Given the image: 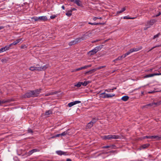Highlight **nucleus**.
Instances as JSON below:
<instances>
[{"label":"nucleus","instance_id":"55","mask_svg":"<svg viewBox=\"0 0 161 161\" xmlns=\"http://www.w3.org/2000/svg\"><path fill=\"white\" fill-rule=\"evenodd\" d=\"M161 14L160 12H159L158 14L156 15L155 16H154V17H155L158 16Z\"/></svg>","mask_w":161,"mask_h":161},{"label":"nucleus","instance_id":"6","mask_svg":"<svg viewBox=\"0 0 161 161\" xmlns=\"http://www.w3.org/2000/svg\"><path fill=\"white\" fill-rule=\"evenodd\" d=\"M108 139H119L120 138V136L118 135H108Z\"/></svg>","mask_w":161,"mask_h":161},{"label":"nucleus","instance_id":"28","mask_svg":"<svg viewBox=\"0 0 161 161\" xmlns=\"http://www.w3.org/2000/svg\"><path fill=\"white\" fill-rule=\"evenodd\" d=\"M154 104L155 105V107L158 106L161 104V100L159 101L156 103H154Z\"/></svg>","mask_w":161,"mask_h":161},{"label":"nucleus","instance_id":"17","mask_svg":"<svg viewBox=\"0 0 161 161\" xmlns=\"http://www.w3.org/2000/svg\"><path fill=\"white\" fill-rule=\"evenodd\" d=\"M129 99V97L127 96H124L121 98V99L124 101H127Z\"/></svg>","mask_w":161,"mask_h":161},{"label":"nucleus","instance_id":"14","mask_svg":"<svg viewBox=\"0 0 161 161\" xmlns=\"http://www.w3.org/2000/svg\"><path fill=\"white\" fill-rule=\"evenodd\" d=\"M38 19H39V20H43V21H45L47 20V18L46 16L39 17Z\"/></svg>","mask_w":161,"mask_h":161},{"label":"nucleus","instance_id":"64","mask_svg":"<svg viewBox=\"0 0 161 161\" xmlns=\"http://www.w3.org/2000/svg\"><path fill=\"white\" fill-rule=\"evenodd\" d=\"M66 161H71V160L69 158H68L67 159Z\"/></svg>","mask_w":161,"mask_h":161},{"label":"nucleus","instance_id":"53","mask_svg":"<svg viewBox=\"0 0 161 161\" xmlns=\"http://www.w3.org/2000/svg\"><path fill=\"white\" fill-rule=\"evenodd\" d=\"M108 136H104L103 137V139H108Z\"/></svg>","mask_w":161,"mask_h":161},{"label":"nucleus","instance_id":"62","mask_svg":"<svg viewBox=\"0 0 161 161\" xmlns=\"http://www.w3.org/2000/svg\"><path fill=\"white\" fill-rule=\"evenodd\" d=\"M102 97L104 98H107V97H106V94L104 95Z\"/></svg>","mask_w":161,"mask_h":161},{"label":"nucleus","instance_id":"19","mask_svg":"<svg viewBox=\"0 0 161 161\" xmlns=\"http://www.w3.org/2000/svg\"><path fill=\"white\" fill-rule=\"evenodd\" d=\"M88 24H90L91 25H104L105 24V23H91L90 22H89Z\"/></svg>","mask_w":161,"mask_h":161},{"label":"nucleus","instance_id":"37","mask_svg":"<svg viewBox=\"0 0 161 161\" xmlns=\"http://www.w3.org/2000/svg\"><path fill=\"white\" fill-rule=\"evenodd\" d=\"M123 56V55H122L121 56H119L116 59V60H117V61L122 60Z\"/></svg>","mask_w":161,"mask_h":161},{"label":"nucleus","instance_id":"3","mask_svg":"<svg viewBox=\"0 0 161 161\" xmlns=\"http://www.w3.org/2000/svg\"><path fill=\"white\" fill-rule=\"evenodd\" d=\"M41 91V89H36L35 90L32 91L33 97H34L37 96L40 93Z\"/></svg>","mask_w":161,"mask_h":161},{"label":"nucleus","instance_id":"56","mask_svg":"<svg viewBox=\"0 0 161 161\" xmlns=\"http://www.w3.org/2000/svg\"><path fill=\"white\" fill-rule=\"evenodd\" d=\"M82 67V69H86V68H88L87 65L85 66H84L83 67Z\"/></svg>","mask_w":161,"mask_h":161},{"label":"nucleus","instance_id":"1","mask_svg":"<svg viewBox=\"0 0 161 161\" xmlns=\"http://www.w3.org/2000/svg\"><path fill=\"white\" fill-rule=\"evenodd\" d=\"M36 71H40L45 70L49 67V64H46L43 66H40L39 64H37L36 66Z\"/></svg>","mask_w":161,"mask_h":161},{"label":"nucleus","instance_id":"2","mask_svg":"<svg viewBox=\"0 0 161 161\" xmlns=\"http://www.w3.org/2000/svg\"><path fill=\"white\" fill-rule=\"evenodd\" d=\"M32 91H29L22 96V97L24 98H29L31 97H33Z\"/></svg>","mask_w":161,"mask_h":161},{"label":"nucleus","instance_id":"11","mask_svg":"<svg viewBox=\"0 0 161 161\" xmlns=\"http://www.w3.org/2000/svg\"><path fill=\"white\" fill-rule=\"evenodd\" d=\"M161 75V73H154L153 74H149V75H147L145 76L144 77V78H147V77H152L153 76H154V75Z\"/></svg>","mask_w":161,"mask_h":161},{"label":"nucleus","instance_id":"26","mask_svg":"<svg viewBox=\"0 0 161 161\" xmlns=\"http://www.w3.org/2000/svg\"><path fill=\"white\" fill-rule=\"evenodd\" d=\"M56 153L58 155H62V154H64L66 153L62 152L61 151H57L56 152Z\"/></svg>","mask_w":161,"mask_h":161},{"label":"nucleus","instance_id":"12","mask_svg":"<svg viewBox=\"0 0 161 161\" xmlns=\"http://www.w3.org/2000/svg\"><path fill=\"white\" fill-rule=\"evenodd\" d=\"M103 45H100L96 47L94 49L97 53L98 51L100 50L102 48H103Z\"/></svg>","mask_w":161,"mask_h":161},{"label":"nucleus","instance_id":"32","mask_svg":"<svg viewBox=\"0 0 161 161\" xmlns=\"http://www.w3.org/2000/svg\"><path fill=\"white\" fill-rule=\"evenodd\" d=\"M37 151V149H33L32 150H31L29 152V154H31L33 153L36 152Z\"/></svg>","mask_w":161,"mask_h":161},{"label":"nucleus","instance_id":"18","mask_svg":"<svg viewBox=\"0 0 161 161\" xmlns=\"http://www.w3.org/2000/svg\"><path fill=\"white\" fill-rule=\"evenodd\" d=\"M22 39V38H21V39H20L17 40L16 41L14 42L13 43V44L14 45H16L19 42L21 41Z\"/></svg>","mask_w":161,"mask_h":161},{"label":"nucleus","instance_id":"34","mask_svg":"<svg viewBox=\"0 0 161 161\" xmlns=\"http://www.w3.org/2000/svg\"><path fill=\"white\" fill-rule=\"evenodd\" d=\"M152 139H159L161 137H159V136H152Z\"/></svg>","mask_w":161,"mask_h":161},{"label":"nucleus","instance_id":"22","mask_svg":"<svg viewBox=\"0 0 161 161\" xmlns=\"http://www.w3.org/2000/svg\"><path fill=\"white\" fill-rule=\"evenodd\" d=\"M52 111L51 110H49L48 111H47L45 113V115H48L50 114H52Z\"/></svg>","mask_w":161,"mask_h":161},{"label":"nucleus","instance_id":"59","mask_svg":"<svg viewBox=\"0 0 161 161\" xmlns=\"http://www.w3.org/2000/svg\"><path fill=\"white\" fill-rule=\"evenodd\" d=\"M61 136V134H57V135H55V136H56V137H59V136Z\"/></svg>","mask_w":161,"mask_h":161},{"label":"nucleus","instance_id":"7","mask_svg":"<svg viewBox=\"0 0 161 161\" xmlns=\"http://www.w3.org/2000/svg\"><path fill=\"white\" fill-rule=\"evenodd\" d=\"M142 48V47H136V48H132L130 49L129 51L130 53H132L134 52H137L139 50L141 49Z\"/></svg>","mask_w":161,"mask_h":161},{"label":"nucleus","instance_id":"44","mask_svg":"<svg viewBox=\"0 0 161 161\" xmlns=\"http://www.w3.org/2000/svg\"><path fill=\"white\" fill-rule=\"evenodd\" d=\"M145 138L152 139V136H144L143 137V139H145Z\"/></svg>","mask_w":161,"mask_h":161},{"label":"nucleus","instance_id":"50","mask_svg":"<svg viewBox=\"0 0 161 161\" xmlns=\"http://www.w3.org/2000/svg\"><path fill=\"white\" fill-rule=\"evenodd\" d=\"M32 19H33L35 21H37V20H39V19H38V17H37V18H35L34 17H33V18H31Z\"/></svg>","mask_w":161,"mask_h":161},{"label":"nucleus","instance_id":"58","mask_svg":"<svg viewBox=\"0 0 161 161\" xmlns=\"http://www.w3.org/2000/svg\"><path fill=\"white\" fill-rule=\"evenodd\" d=\"M111 90V89H108V90H105V91L107 92H110Z\"/></svg>","mask_w":161,"mask_h":161},{"label":"nucleus","instance_id":"41","mask_svg":"<svg viewBox=\"0 0 161 161\" xmlns=\"http://www.w3.org/2000/svg\"><path fill=\"white\" fill-rule=\"evenodd\" d=\"M105 67H106L105 66H100V67H98V68H96L95 69H96V71H97V70L99 69H101L102 68H104Z\"/></svg>","mask_w":161,"mask_h":161},{"label":"nucleus","instance_id":"21","mask_svg":"<svg viewBox=\"0 0 161 161\" xmlns=\"http://www.w3.org/2000/svg\"><path fill=\"white\" fill-rule=\"evenodd\" d=\"M154 104V103H149L147 105L143 106L142 107V108L143 109V108H147V107L148 106H153Z\"/></svg>","mask_w":161,"mask_h":161},{"label":"nucleus","instance_id":"52","mask_svg":"<svg viewBox=\"0 0 161 161\" xmlns=\"http://www.w3.org/2000/svg\"><path fill=\"white\" fill-rule=\"evenodd\" d=\"M56 17V15H52V16H51L50 18L51 19H53L55 18Z\"/></svg>","mask_w":161,"mask_h":161},{"label":"nucleus","instance_id":"61","mask_svg":"<svg viewBox=\"0 0 161 161\" xmlns=\"http://www.w3.org/2000/svg\"><path fill=\"white\" fill-rule=\"evenodd\" d=\"M97 19V17H94L93 18V19L95 21Z\"/></svg>","mask_w":161,"mask_h":161},{"label":"nucleus","instance_id":"42","mask_svg":"<svg viewBox=\"0 0 161 161\" xmlns=\"http://www.w3.org/2000/svg\"><path fill=\"white\" fill-rule=\"evenodd\" d=\"M5 103L4 100H0V106Z\"/></svg>","mask_w":161,"mask_h":161},{"label":"nucleus","instance_id":"39","mask_svg":"<svg viewBox=\"0 0 161 161\" xmlns=\"http://www.w3.org/2000/svg\"><path fill=\"white\" fill-rule=\"evenodd\" d=\"M106 97H107V98H109V97H111L113 96H115V95L114 94L113 95H111L110 94H106Z\"/></svg>","mask_w":161,"mask_h":161},{"label":"nucleus","instance_id":"63","mask_svg":"<svg viewBox=\"0 0 161 161\" xmlns=\"http://www.w3.org/2000/svg\"><path fill=\"white\" fill-rule=\"evenodd\" d=\"M106 94L105 92H103V93H101V94H100V95H105V94Z\"/></svg>","mask_w":161,"mask_h":161},{"label":"nucleus","instance_id":"60","mask_svg":"<svg viewBox=\"0 0 161 161\" xmlns=\"http://www.w3.org/2000/svg\"><path fill=\"white\" fill-rule=\"evenodd\" d=\"M148 26V27H145L144 28V30H147L148 28H149Z\"/></svg>","mask_w":161,"mask_h":161},{"label":"nucleus","instance_id":"25","mask_svg":"<svg viewBox=\"0 0 161 161\" xmlns=\"http://www.w3.org/2000/svg\"><path fill=\"white\" fill-rule=\"evenodd\" d=\"M85 34V36H86V37L87 38V37H90L92 35V33L91 32H86Z\"/></svg>","mask_w":161,"mask_h":161},{"label":"nucleus","instance_id":"40","mask_svg":"<svg viewBox=\"0 0 161 161\" xmlns=\"http://www.w3.org/2000/svg\"><path fill=\"white\" fill-rule=\"evenodd\" d=\"M161 45H159L156 46H154V47H153L149 51H148V52H149V51L152 50V49H153L154 48H155L156 47H161Z\"/></svg>","mask_w":161,"mask_h":161},{"label":"nucleus","instance_id":"8","mask_svg":"<svg viewBox=\"0 0 161 161\" xmlns=\"http://www.w3.org/2000/svg\"><path fill=\"white\" fill-rule=\"evenodd\" d=\"M81 103V102L79 101H76L74 102H71L68 104V105L69 107H71L77 103Z\"/></svg>","mask_w":161,"mask_h":161},{"label":"nucleus","instance_id":"10","mask_svg":"<svg viewBox=\"0 0 161 161\" xmlns=\"http://www.w3.org/2000/svg\"><path fill=\"white\" fill-rule=\"evenodd\" d=\"M95 123V121L93 122L92 121H91L89 123H88L86 126V129H89L91 127L93 126V123Z\"/></svg>","mask_w":161,"mask_h":161},{"label":"nucleus","instance_id":"9","mask_svg":"<svg viewBox=\"0 0 161 161\" xmlns=\"http://www.w3.org/2000/svg\"><path fill=\"white\" fill-rule=\"evenodd\" d=\"M96 51L94 49L93 50L88 52L87 54L89 56H91L96 54Z\"/></svg>","mask_w":161,"mask_h":161},{"label":"nucleus","instance_id":"13","mask_svg":"<svg viewBox=\"0 0 161 161\" xmlns=\"http://www.w3.org/2000/svg\"><path fill=\"white\" fill-rule=\"evenodd\" d=\"M96 71V69H94L89 71H87L85 73V75H89L92 73Z\"/></svg>","mask_w":161,"mask_h":161},{"label":"nucleus","instance_id":"24","mask_svg":"<svg viewBox=\"0 0 161 161\" xmlns=\"http://www.w3.org/2000/svg\"><path fill=\"white\" fill-rule=\"evenodd\" d=\"M90 83V81H85L84 82H82V85L83 86H86Z\"/></svg>","mask_w":161,"mask_h":161},{"label":"nucleus","instance_id":"51","mask_svg":"<svg viewBox=\"0 0 161 161\" xmlns=\"http://www.w3.org/2000/svg\"><path fill=\"white\" fill-rule=\"evenodd\" d=\"M28 133H31V134H32L33 133V131L31 129H29L28 130Z\"/></svg>","mask_w":161,"mask_h":161},{"label":"nucleus","instance_id":"4","mask_svg":"<svg viewBox=\"0 0 161 161\" xmlns=\"http://www.w3.org/2000/svg\"><path fill=\"white\" fill-rule=\"evenodd\" d=\"M79 42H80V39L77 38L75 39V40L70 42L69 43V46H71L73 45L77 44Z\"/></svg>","mask_w":161,"mask_h":161},{"label":"nucleus","instance_id":"43","mask_svg":"<svg viewBox=\"0 0 161 161\" xmlns=\"http://www.w3.org/2000/svg\"><path fill=\"white\" fill-rule=\"evenodd\" d=\"M160 35V33H158L156 35L154 36H153V39H154L158 37Z\"/></svg>","mask_w":161,"mask_h":161},{"label":"nucleus","instance_id":"15","mask_svg":"<svg viewBox=\"0 0 161 161\" xmlns=\"http://www.w3.org/2000/svg\"><path fill=\"white\" fill-rule=\"evenodd\" d=\"M74 3H76L78 6H82L81 2L80 0H76Z\"/></svg>","mask_w":161,"mask_h":161},{"label":"nucleus","instance_id":"20","mask_svg":"<svg viewBox=\"0 0 161 161\" xmlns=\"http://www.w3.org/2000/svg\"><path fill=\"white\" fill-rule=\"evenodd\" d=\"M149 145H150L149 144H145L143 145H142L141 147V148H142L143 149L145 148L148 147L149 146Z\"/></svg>","mask_w":161,"mask_h":161},{"label":"nucleus","instance_id":"49","mask_svg":"<svg viewBox=\"0 0 161 161\" xmlns=\"http://www.w3.org/2000/svg\"><path fill=\"white\" fill-rule=\"evenodd\" d=\"M111 146H103L102 147V148H108Z\"/></svg>","mask_w":161,"mask_h":161},{"label":"nucleus","instance_id":"48","mask_svg":"<svg viewBox=\"0 0 161 161\" xmlns=\"http://www.w3.org/2000/svg\"><path fill=\"white\" fill-rule=\"evenodd\" d=\"M26 47H27L25 45H23L21 47V48L22 49H24L25 48H26Z\"/></svg>","mask_w":161,"mask_h":161},{"label":"nucleus","instance_id":"54","mask_svg":"<svg viewBox=\"0 0 161 161\" xmlns=\"http://www.w3.org/2000/svg\"><path fill=\"white\" fill-rule=\"evenodd\" d=\"M82 69V67L76 69V70H77V71L80 70Z\"/></svg>","mask_w":161,"mask_h":161},{"label":"nucleus","instance_id":"46","mask_svg":"<svg viewBox=\"0 0 161 161\" xmlns=\"http://www.w3.org/2000/svg\"><path fill=\"white\" fill-rule=\"evenodd\" d=\"M14 45L13 44V43H11L9 45L6 46L7 47H8V50L13 45Z\"/></svg>","mask_w":161,"mask_h":161},{"label":"nucleus","instance_id":"33","mask_svg":"<svg viewBox=\"0 0 161 161\" xmlns=\"http://www.w3.org/2000/svg\"><path fill=\"white\" fill-rule=\"evenodd\" d=\"M82 82H79L77 84L75 85V86L77 87H79L82 85Z\"/></svg>","mask_w":161,"mask_h":161},{"label":"nucleus","instance_id":"23","mask_svg":"<svg viewBox=\"0 0 161 161\" xmlns=\"http://www.w3.org/2000/svg\"><path fill=\"white\" fill-rule=\"evenodd\" d=\"M78 39H80V42H81V40H85L86 39V37L85 36V34H84L81 37L78 38Z\"/></svg>","mask_w":161,"mask_h":161},{"label":"nucleus","instance_id":"5","mask_svg":"<svg viewBox=\"0 0 161 161\" xmlns=\"http://www.w3.org/2000/svg\"><path fill=\"white\" fill-rule=\"evenodd\" d=\"M156 22V20L155 19H152L149 21H148L146 25L148 26V27H150L153 24Z\"/></svg>","mask_w":161,"mask_h":161},{"label":"nucleus","instance_id":"45","mask_svg":"<svg viewBox=\"0 0 161 161\" xmlns=\"http://www.w3.org/2000/svg\"><path fill=\"white\" fill-rule=\"evenodd\" d=\"M134 18H129L127 16H124L123 17L124 19H133Z\"/></svg>","mask_w":161,"mask_h":161},{"label":"nucleus","instance_id":"29","mask_svg":"<svg viewBox=\"0 0 161 161\" xmlns=\"http://www.w3.org/2000/svg\"><path fill=\"white\" fill-rule=\"evenodd\" d=\"M5 102V103H9L12 101H13V99H5L4 100Z\"/></svg>","mask_w":161,"mask_h":161},{"label":"nucleus","instance_id":"38","mask_svg":"<svg viewBox=\"0 0 161 161\" xmlns=\"http://www.w3.org/2000/svg\"><path fill=\"white\" fill-rule=\"evenodd\" d=\"M130 53H131L129 51L127 52L124 55H123V58H125L126 56L128 55H129Z\"/></svg>","mask_w":161,"mask_h":161},{"label":"nucleus","instance_id":"35","mask_svg":"<svg viewBox=\"0 0 161 161\" xmlns=\"http://www.w3.org/2000/svg\"><path fill=\"white\" fill-rule=\"evenodd\" d=\"M36 66L31 67L30 68V69L32 71L36 70Z\"/></svg>","mask_w":161,"mask_h":161},{"label":"nucleus","instance_id":"57","mask_svg":"<svg viewBox=\"0 0 161 161\" xmlns=\"http://www.w3.org/2000/svg\"><path fill=\"white\" fill-rule=\"evenodd\" d=\"M100 40H96V41H93L92 42V43H94V42H98L99 41H100Z\"/></svg>","mask_w":161,"mask_h":161},{"label":"nucleus","instance_id":"36","mask_svg":"<svg viewBox=\"0 0 161 161\" xmlns=\"http://www.w3.org/2000/svg\"><path fill=\"white\" fill-rule=\"evenodd\" d=\"M56 93H57V92H51L50 93H48L47 94H45V96H49L50 95H53L54 94H56Z\"/></svg>","mask_w":161,"mask_h":161},{"label":"nucleus","instance_id":"30","mask_svg":"<svg viewBox=\"0 0 161 161\" xmlns=\"http://www.w3.org/2000/svg\"><path fill=\"white\" fill-rule=\"evenodd\" d=\"M69 130H68L66 131H64V132H63L61 134V136H64L67 134H68V131Z\"/></svg>","mask_w":161,"mask_h":161},{"label":"nucleus","instance_id":"16","mask_svg":"<svg viewBox=\"0 0 161 161\" xmlns=\"http://www.w3.org/2000/svg\"><path fill=\"white\" fill-rule=\"evenodd\" d=\"M8 47H7L6 46L4 47H2L0 49V53L1 52H3L4 51H5L6 50H8Z\"/></svg>","mask_w":161,"mask_h":161},{"label":"nucleus","instance_id":"31","mask_svg":"<svg viewBox=\"0 0 161 161\" xmlns=\"http://www.w3.org/2000/svg\"><path fill=\"white\" fill-rule=\"evenodd\" d=\"M125 7L123 8L121 10H120L119 11H118L117 12V14H119L120 13H122L123 12L125 11Z\"/></svg>","mask_w":161,"mask_h":161},{"label":"nucleus","instance_id":"47","mask_svg":"<svg viewBox=\"0 0 161 161\" xmlns=\"http://www.w3.org/2000/svg\"><path fill=\"white\" fill-rule=\"evenodd\" d=\"M7 60L6 59H3L1 60V61L3 63H6Z\"/></svg>","mask_w":161,"mask_h":161},{"label":"nucleus","instance_id":"27","mask_svg":"<svg viewBox=\"0 0 161 161\" xmlns=\"http://www.w3.org/2000/svg\"><path fill=\"white\" fill-rule=\"evenodd\" d=\"M66 15L69 17L70 16L72 15V10L69 11L66 13Z\"/></svg>","mask_w":161,"mask_h":161}]
</instances>
